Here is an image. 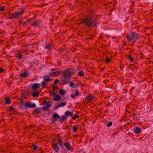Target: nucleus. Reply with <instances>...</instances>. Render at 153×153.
<instances>
[{"instance_id":"nucleus-24","label":"nucleus","mask_w":153,"mask_h":153,"mask_svg":"<svg viewBox=\"0 0 153 153\" xmlns=\"http://www.w3.org/2000/svg\"><path fill=\"white\" fill-rule=\"evenodd\" d=\"M31 95L35 97H39V93L38 92H33L31 94Z\"/></svg>"},{"instance_id":"nucleus-33","label":"nucleus","mask_w":153,"mask_h":153,"mask_svg":"<svg viewBox=\"0 0 153 153\" xmlns=\"http://www.w3.org/2000/svg\"><path fill=\"white\" fill-rule=\"evenodd\" d=\"M112 125V122L111 121L109 122L108 123L106 124V126L108 127H110Z\"/></svg>"},{"instance_id":"nucleus-63","label":"nucleus","mask_w":153,"mask_h":153,"mask_svg":"<svg viewBox=\"0 0 153 153\" xmlns=\"http://www.w3.org/2000/svg\"><path fill=\"white\" fill-rule=\"evenodd\" d=\"M82 125H85V124L82 123Z\"/></svg>"},{"instance_id":"nucleus-34","label":"nucleus","mask_w":153,"mask_h":153,"mask_svg":"<svg viewBox=\"0 0 153 153\" xmlns=\"http://www.w3.org/2000/svg\"><path fill=\"white\" fill-rule=\"evenodd\" d=\"M5 8L4 6L0 7V11H4L5 10Z\"/></svg>"},{"instance_id":"nucleus-31","label":"nucleus","mask_w":153,"mask_h":153,"mask_svg":"<svg viewBox=\"0 0 153 153\" xmlns=\"http://www.w3.org/2000/svg\"><path fill=\"white\" fill-rule=\"evenodd\" d=\"M77 118V119L79 118V116L76 114H74V116L72 117V118L73 120H75Z\"/></svg>"},{"instance_id":"nucleus-48","label":"nucleus","mask_w":153,"mask_h":153,"mask_svg":"<svg viewBox=\"0 0 153 153\" xmlns=\"http://www.w3.org/2000/svg\"><path fill=\"white\" fill-rule=\"evenodd\" d=\"M52 95L53 96H54V97H55L56 96L57 94H56L55 92V90H54V92L53 93Z\"/></svg>"},{"instance_id":"nucleus-16","label":"nucleus","mask_w":153,"mask_h":153,"mask_svg":"<svg viewBox=\"0 0 153 153\" xmlns=\"http://www.w3.org/2000/svg\"><path fill=\"white\" fill-rule=\"evenodd\" d=\"M59 119L58 121L62 123L65 120H66L67 118L65 116H62V117L60 116V117L59 118Z\"/></svg>"},{"instance_id":"nucleus-45","label":"nucleus","mask_w":153,"mask_h":153,"mask_svg":"<svg viewBox=\"0 0 153 153\" xmlns=\"http://www.w3.org/2000/svg\"><path fill=\"white\" fill-rule=\"evenodd\" d=\"M19 107L22 109H24L25 107L24 105H20Z\"/></svg>"},{"instance_id":"nucleus-64","label":"nucleus","mask_w":153,"mask_h":153,"mask_svg":"<svg viewBox=\"0 0 153 153\" xmlns=\"http://www.w3.org/2000/svg\"><path fill=\"white\" fill-rule=\"evenodd\" d=\"M21 99L22 100H23V97H21Z\"/></svg>"},{"instance_id":"nucleus-35","label":"nucleus","mask_w":153,"mask_h":153,"mask_svg":"<svg viewBox=\"0 0 153 153\" xmlns=\"http://www.w3.org/2000/svg\"><path fill=\"white\" fill-rule=\"evenodd\" d=\"M62 139V138L60 137V136H59L58 139V142L59 143H60L62 142V141L61 139Z\"/></svg>"},{"instance_id":"nucleus-19","label":"nucleus","mask_w":153,"mask_h":153,"mask_svg":"<svg viewBox=\"0 0 153 153\" xmlns=\"http://www.w3.org/2000/svg\"><path fill=\"white\" fill-rule=\"evenodd\" d=\"M44 81H45L46 82H48L52 80V79H51L50 77L49 76H47L45 77L44 76Z\"/></svg>"},{"instance_id":"nucleus-1","label":"nucleus","mask_w":153,"mask_h":153,"mask_svg":"<svg viewBox=\"0 0 153 153\" xmlns=\"http://www.w3.org/2000/svg\"><path fill=\"white\" fill-rule=\"evenodd\" d=\"M92 16L85 17L81 19L80 24H83L85 25V27H88L89 30H91L92 28L97 27L98 22H96L97 19H95L93 20Z\"/></svg>"},{"instance_id":"nucleus-13","label":"nucleus","mask_w":153,"mask_h":153,"mask_svg":"<svg viewBox=\"0 0 153 153\" xmlns=\"http://www.w3.org/2000/svg\"><path fill=\"white\" fill-rule=\"evenodd\" d=\"M24 8H22L18 12H15V13L16 17L17 18L21 14H23V12H24Z\"/></svg>"},{"instance_id":"nucleus-51","label":"nucleus","mask_w":153,"mask_h":153,"mask_svg":"<svg viewBox=\"0 0 153 153\" xmlns=\"http://www.w3.org/2000/svg\"><path fill=\"white\" fill-rule=\"evenodd\" d=\"M34 65V63L33 62L31 63L30 65V67H32Z\"/></svg>"},{"instance_id":"nucleus-47","label":"nucleus","mask_w":153,"mask_h":153,"mask_svg":"<svg viewBox=\"0 0 153 153\" xmlns=\"http://www.w3.org/2000/svg\"><path fill=\"white\" fill-rule=\"evenodd\" d=\"M4 72V70L2 68H0V73H3Z\"/></svg>"},{"instance_id":"nucleus-58","label":"nucleus","mask_w":153,"mask_h":153,"mask_svg":"<svg viewBox=\"0 0 153 153\" xmlns=\"http://www.w3.org/2000/svg\"><path fill=\"white\" fill-rule=\"evenodd\" d=\"M53 89H54L55 88H56V87L55 86H53Z\"/></svg>"},{"instance_id":"nucleus-44","label":"nucleus","mask_w":153,"mask_h":153,"mask_svg":"<svg viewBox=\"0 0 153 153\" xmlns=\"http://www.w3.org/2000/svg\"><path fill=\"white\" fill-rule=\"evenodd\" d=\"M51 124H54V122H55L56 121L54 120L53 118H52L51 120Z\"/></svg>"},{"instance_id":"nucleus-2","label":"nucleus","mask_w":153,"mask_h":153,"mask_svg":"<svg viewBox=\"0 0 153 153\" xmlns=\"http://www.w3.org/2000/svg\"><path fill=\"white\" fill-rule=\"evenodd\" d=\"M75 72V70L73 67L66 68L63 72V74L61 76L63 78L62 80L65 82V83H67L69 82V80L71 77V76Z\"/></svg>"},{"instance_id":"nucleus-27","label":"nucleus","mask_w":153,"mask_h":153,"mask_svg":"<svg viewBox=\"0 0 153 153\" xmlns=\"http://www.w3.org/2000/svg\"><path fill=\"white\" fill-rule=\"evenodd\" d=\"M16 18V17L15 13H14L11 15L9 17V19H14Z\"/></svg>"},{"instance_id":"nucleus-59","label":"nucleus","mask_w":153,"mask_h":153,"mask_svg":"<svg viewBox=\"0 0 153 153\" xmlns=\"http://www.w3.org/2000/svg\"><path fill=\"white\" fill-rule=\"evenodd\" d=\"M99 39H102V38H101V36H100V37H99Z\"/></svg>"},{"instance_id":"nucleus-8","label":"nucleus","mask_w":153,"mask_h":153,"mask_svg":"<svg viewBox=\"0 0 153 153\" xmlns=\"http://www.w3.org/2000/svg\"><path fill=\"white\" fill-rule=\"evenodd\" d=\"M74 92L75 93V94H71V97L72 98H74L75 97L79 95V93L78 89L76 88L75 89Z\"/></svg>"},{"instance_id":"nucleus-46","label":"nucleus","mask_w":153,"mask_h":153,"mask_svg":"<svg viewBox=\"0 0 153 153\" xmlns=\"http://www.w3.org/2000/svg\"><path fill=\"white\" fill-rule=\"evenodd\" d=\"M64 142H62V143H59V144L60 146L61 147V148H63V145H63V143Z\"/></svg>"},{"instance_id":"nucleus-62","label":"nucleus","mask_w":153,"mask_h":153,"mask_svg":"<svg viewBox=\"0 0 153 153\" xmlns=\"http://www.w3.org/2000/svg\"><path fill=\"white\" fill-rule=\"evenodd\" d=\"M99 16V15H97L96 17L97 18V17H98Z\"/></svg>"},{"instance_id":"nucleus-25","label":"nucleus","mask_w":153,"mask_h":153,"mask_svg":"<svg viewBox=\"0 0 153 153\" xmlns=\"http://www.w3.org/2000/svg\"><path fill=\"white\" fill-rule=\"evenodd\" d=\"M5 100L6 101L5 102V103L7 104H10L11 101L10 99L7 97H6L5 98Z\"/></svg>"},{"instance_id":"nucleus-14","label":"nucleus","mask_w":153,"mask_h":153,"mask_svg":"<svg viewBox=\"0 0 153 153\" xmlns=\"http://www.w3.org/2000/svg\"><path fill=\"white\" fill-rule=\"evenodd\" d=\"M59 117H60V116H59L56 113L54 114L52 117V118H53L56 121L59 119Z\"/></svg>"},{"instance_id":"nucleus-18","label":"nucleus","mask_w":153,"mask_h":153,"mask_svg":"<svg viewBox=\"0 0 153 153\" xmlns=\"http://www.w3.org/2000/svg\"><path fill=\"white\" fill-rule=\"evenodd\" d=\"M53 145H54L53 147V148L54 149V150L56 152H58L60 150V148L58 145L56 143L54 145V144H53Z\"/></svg>"},{"instance_id":"nucleus-43","label":"nucleus","mask_w":153,"mask_h":153,"mask_svg":"<svg viewBox=\"0 0 153 153\" xmlns=\"http://www.w3.org/2000/svg\"><path fill=\"white\" fill-rule=\"evenodd\" d=\"M74 85V82H71L69 83V85L70 87H71L73 86Z\"/></svg>"},{"instance_id":"nucleus-37","label":"nucleus","mask_w":153,"mask_h":153,"mask_svg":"<svg viewBox=\"0 0 153 153\" xmlns=\"http://www.w3.org/2000/svg\"><path fill=\"white\" fill-rule=\"evenodd\" d=\"M8 108H9V111H11L12 110H15V109L14 108V107L11 106H10Z\"/></svg>"},{"instance_id":"nucleus-61","label":"nucleus","mask_w":153,"mask_h":153,"mask_svg":"<svg viewBox=\"0 0 153 153\" xmlns=\"http://www.w3.org/2000/svg\"><path fill=\"white\" fill-rule=\"evenodd\" d=\"M108 111V109H107L106 110V113H107V112H107V111Z\"/></svg>"},{"instance_id":"nucleus-28","label":"nucleus","mask_w":153,"mask_h":153,"mask_svg":"<svg viewBox=\"0 0 153 153\" xmlns=\"http://www.w3.org/2000/svg\"><path fill=\"white\" fill-rule=\"evenodd\" d=\"M45 48L48 49L49 51H51V49L52 48L50 44H48V45L45 46Z\"/></svg>"},{"instance_id":"nucleus-39","label":"nucleus","mask_w":153,"mask_h":153,"mask_svg":"<svg viewBox=\"0 0 153 153\" xmlns=\"http://www.w3.org/2000/svg\"><path fill=\"white\" fill-rule=\"evenodd\" d=\"M20 102V105H24L25 107V103L23 100H21Z\"/></svg>"},{"instance_id":"nucleus-23","label":"nucleus","mask_w":153,"mask_h":153,"mask_svg":"<svg viewBox=\"0 0 153 153\" xmlns=\"http://www.w3.org/2000/svg\"><path fill=\"white\" fill-rule=\"evenodd\" d=\"M77 74L78 75L81 77H83L84 75V73L83 70H81L80 71L78 72Z\"/></svg>"},{"instance_id":"nucleus-52","label":"nucleus","mask_w":153,"mask_h":153,"mask_svg":"<svg viewBox=\"0 0 153 153\" xmlns=\"http://www.w3.org/2000/svg\"><path fill=\"white\" fill-rule=\"evenodd\" d=\"M111 103L110 102L108 103L106 106V107H108V106H111Z\"/></svg>"},{"instance_id":"nucleus-6","label":"nucleus","mask_w":153,"mask_h":153,"mask_svg":"<svg viewBox=\"0 0 153 153\" xmlns=\"http://www.w3.org/2000/svg\"><path fill=\"white\" fill-rule=\"evenodd\" d=\"M61 73V71H57L55 72H51L49 73V75L52 76H54L58 75Z\"/></svg>"},{"instance_id":"nucleus-29","label":"nucleus","mask_w":153,"mask_h":153,"mask_svg":"<svg viewBox=\"0 0 153 153\" xmlns=\"http://www.w3.org/2000/svg\"><path fill=\"white\" fill-rule=\"evenodd\" d=\"M41 85L43 88H46V87L45 86L46 85H47V83H46V82H45V81H44L42 82L41 83Z\"/></svg>"},{"instance_id":"nucleus-9","label":"nucleus","mask_w":153,"mask_h":153,"mask_svg":"<svg viewBox=\"0 0 153 153\" xmlns=\"http://www.w3.org/2000/svg\"><path fill=\"white\" fill-rule=\"evenodd\" d=\"M66 102H64L58 104L55 107L54 109H56L59 107L64 106L66 105Z\"/></svg>"},{"instance_id":"nucleus-26","label":"nucleus","mask_w":153,"mask_h":153,"mask_svg":"<svg viewBox=\"0 0 153 153\" xmlns=\"http://www.w3.org/2000/svg\"><path fill=\"white\" fill-rule=\"evenodd\" d=\"M127 59L129 60V61L131 62H133L134 61V59L130 56L128 55V56Z\"/></svg>"},{"instance_id":"nucleus-12","label":"nucleus","mask_w":153,"mask_h":153,"mask_svg":"<svg viewBox=\"0 0 153 153\" xmlns=\"http://www.w3.org/2000/svg\"><path fill=\"white\" fill-rule=\"evenodd\" d=\"M42 109H43L42 108H35L34 111L33 112V114L34 115L36 113H40Z\"/></svg>"},{"instance_id":"nucleus-5","label":"nucleus","mask_w":153,"mask_h":153,"mask_svg":"<svg viewBox=\"0 0 153 153\" xmlns=\"http://www.w3.org/2000/svg\"><path fill=\"white\" fill-rule=\"evenodd\" d=\"M30 103V102H26L25 103V107L28 108H34L36 107V104L35 103H33L32 104H31Z\"/></svg>"},{"instance_id":"nucleus-57","label":"nucleus","mask_w":153,"mask_h":153,"mask_svg":"<svg viewBox=\"0 0 153 153\" xmlns=\"http://www.w3.org/2000/svg\"><path fill=\"white\" fill-rule=\"evenodd\" d=\"M121 69H123V66H121L120 67Z\"/></svg>"},{"instance_id":"nucleus-15","label":"nucleus","mask_w":153,"mask_h":153,"mask_svg":"<svg viewBox=\"0 0 153 153\" xmlns=\"http://www.w3.org/2000/svg\"><path fill=\"white\" fill-rule=\"evenodd\" d=\"M73 114V113L70 112L68 110L65 111V116L66 117H71Z\"/></svg>"},{"instance_id":"nucleus-21","label":"nucleus","mask_w":153,"mask_h":153,"mask_svg":"<svg viewBox=\"0 0 153 153\" xmlns=\"http://www.w3.org/2000/svg\"><path fill=\"white\" fill-rule=\"evenodd\" d=\"M93 98L94 97H92L90 94H89L85 98V99L89 101H91Z\"/></svg>"},{"instance_id":"nucleus-11","label":"nucleus","mask_w":153,"mask_h":153,"mask_svg":"<svg viewBox=\"0 0 153 153\" xmlns=\"http://www.w3.org/2000/svg\"><path fill=\"white\" fill-rule=\"evenodd\" d=\"M41 87V85L40 84L38 83H35L32 85V88L33 89L35 90L38 88H39Z\"/></svg>"},{"instance_id":"nucleus-49","label":"nucleus","mask_w":153,"mask_h":153,"mask_svg":"<svg viewBox=\"0 0 153 153\" xmlns=\"http://www.w3.org/2000/svg\"><path fill=\"white\" fill-rule=\"evenodd\" d=\"M57 70H58V69L57 68H52V69H51V71H57Z\"/></svg>"},{"instance_id":"nucleus-17","label":"nucleus","mask_w":153,"mask_h":153,"mask_svg":"<svg viewBox=\"0 0 153 153\" xmlns=\"http://www.w3.org/2000/svg\"><path fill=\"white\" fill-rule=\"evenodd\" d=\"M141 129L140 127H136L134 130V133L136 134H139L141 132Z\"/></svg>"},{"instance_id":"nucleus-22","label":"nucleus","mask_w":153,"mask_h":153,"mask_svg":"<svg viewBox=\"0 0 153 153\" xmlns=\"http://www.w3.org/2000/svg\"><path fill=\"white\" fill-rule=\"evenodd\" d=\"M62 99L61 97L59 95L57 94L56 96L53 98V100L56 101H58Z\"/></svg>"},{"instance_id":"nucleus-53","label":"nucleus","mask_w":153,"mask_h":153,"mask_svg":"<svg viewBox=\"0 0 153 153\" xmlns=\"http://www.w3.org/2000/svg\"><path fill=\"white\" fill-rule=\"evenodd\" d=\"M132 116L134 117H135L136 116V114L135 113H134L133 114Z\"/></svg>"},{"instance_id":"nucleus-54","label":"nucleus","mask_w":153,"mask_h":153,"mask_svg":"<svg viewBox=\"0 0 153 153\" xmlns=\"http://www.w3.org/2000/svg\"><path fill=\"white\" fill-rule=\"evenodd\" d=\"M73 123V122L72 121V120H71L70 121V122H69V123L70 124H71L72 123Z\"/></svg>"},{"instance_id":"nucleus-30","label":"nucleus","mask_w":153,"mask_h":153,"mask_svg":"<svg viewBox=\"0 0 153 153\" xmlns=\"http://www.w3.org/2000/svg\"><path fill=\"white\" fill-rule=\"evenodd\" d=\"M65 93V91H63V89H61L59 91V93L62 95H64Z\"/></svg>"},{"instance_id":"nucleus-10","label":"nucleus","mask_w":153,"mask_h":153,"mask_svg":"<svg viewBox=\"0 0 153 153\" xmlns=\"http://www.w3.org/2000/svg\"><path fill=\"white\" fill-rule=\"evenodd\" d=\"M29 75V73L27 71H24L19 74V76L22 78L27 77Z\"/></svg>"},{"instance_id":"nucleus-60","label":"nucleus","mask_w":153,"mask_h":153,"mask_svg":"<svg viewBox=\"0 0 153 153\" xmlns=\"http://www.w3.org/2000/svg\"><path fill=\"white\" fill-rule=\"evenodd\" d=\"M65 98H64L63 99H62L61 100V101H63L64 100H65Z\"/></svg>"},{"instance_id":"nucleus-41","label":"nucleus","mask_w":153,"mask_h":153,"mask_svg":"<svg viewBox=\"0 0 153 153\" xmlns=\"http://www.w3.org/2000/svg\"><path fill=\"white\" fill-rule=\"evenodd\" d=\"M43 103L42 104L43 105H44L47 104L48 103H50V102L49 101L47 102L46 100H44L43 101Z\"/></svg>"},{"instance_id":"nucleus-38","label":"nucleus","mask_w":153,"mask_h":153,"mask_svg":"<svg viewBox=\"0 0 153 153\" xmlns=\"http://www.w3.org/2000/svg\"><path fill=\"white\" fill-rule=\"evenodd\" d=\"M110 58H106L105 59V62L107 63H108L110 62Z\"/></svg>"},{"instance_id":"nucleus-20","label":"nucleus","mask_w":153,"mask_h":153,"mask_svg":"<svg viewBox=\"0 0 153 153\" xmlns=\"http://www.w3.org/2000/svg\"><path fill=\"white\" fill-rule=\"evenodd\" d=\"M45 106L42 107L43 109L44 110H48V108H50L51 106V105L48 103Z\"/></svg>"},{"instance_id":"nucleus-42","label":"nucleus","mask_w":153,"mask_h":153,"mask_svg":"<svg viewBox=\"0 0 153 153\" xmlns=\"http://www.w3.org/2000/svg\"><path fill=\"white\" fill-rule=\"evenodd\" d=\"M38 147L36 145H33V150H36L37 149Z\"/></svg>"},{"instance_id":"nucleus-56","label":"nucleus","mask_w":153,"mask_h":153,"mask_svg":"<svg viewBox=\"0 0 153 153\" xmlns=\"http://www.w3.org/2000/svg\"><path fill=\"white\" fill-rule=\"evenodd\" d=\"M135 41H134V40H133V44L132 45H133L134 44V43L135 42Z\"/></svg>"},{"instance_id":"nucleus-50","label":"nucleus","mask_w":153,"mask_h":153,"mask_svg":"<svg viewBox=\"0 0 153 153\" xmlns=\"http://www.w3.org/2000/svg\"><path fill=\"white\" fill-rule=\"evenodd\" d=\"M21 24H23V25H26V23L25 22H22L21 21Z\"/></svg>"},{"instance_id":"nucleus-4","label":"nucleus","mask_w":153,"mask_h":153,"mask_svg":"<svg viewBox=\"0 0 153 153\" xmlns=\"http://www.w3.org/2000/svg\"><path fill=\"white\" fill-rule=\"evenodd\" d=\"M27 22L30 24L33 27H38L40 25L39 21L38 20L36 21L34 18L28 19Z\"/></svg>"},{"instance_id":"nucleus-55","label":"nucleus","mask_w":153,"mask_h":153,"mask_svg":"<svg viewBox=\"0 0 153 153\" xmlns=\"http://www.w3.org/2000/svg\"><path fill=\"white\" fill-rule=\"evenodd\" d=\"M27 91H28V89H26L25 91V93H26L27 92Z\"/></svg>"},{"instance_id":"nucleus-36","label":"nucleus","mask_w":153,"mask_h":153,"mask_svg":"<svg viewBox=\"0 0 153 153\" xmlns=\"http://www.w3.org/2000/svg\"><path fill=\"white\" fill-rule=\"evenodd\" d=\"M19 54H20L19 53H18L17 54L18 55V59L20 60H21L22 59V58H23L22 55H20Z\"/></svg>"},{"instance_id":"nucleus-7","label":"nucleus","mask_w":153,"mask_h":153,"mask_svg":"<svg viewBox=\"0 0 153 153\" xmlns=\"http://www.w3.org/2000/svg\"><path fill=\"white\" fill-rule=\"evenodd\" d=\"M63 145H64L65 148L67 149L68 150H69L73 148V146H71V145L68 142L63 143Z\"/></svg>"},{"instance_id":"nucleus-40","label":"nucleus","mask_w":153,"mask_h":153,"mask_svg":"<svg viewBox=\"0 0 153 153\" xmlns=\"http://www.w3.org/2000/svg\"><path fill=\"white\" fill-rule=\"evenodd\" d=\"M59 82V80L58 79H56L54 81V83L55 85H57L58 83Z\"/></svg>"},{"instance_id":"nucleus-32","label":"nucleus","mask_w":153,"mask_h":153,"mask_svg":"<svg viewBox=\"0 0 153 153\" xmlns=\"http://www.w3.org/2000/svg\"><path fill=\"white\" fill-rule=\"evenodd\" d=\"M77 126H74L73 127V131L74 132H76L77 130H78V128H77Z\"/></svg>"},{"instance_id":"nucleus-3","label":"nucleus","mask_w":153,"mask_h":153,"mask_svg":"<svg viewBox=\"0 0 153 153\" xmlns=\"http://www.w3.org/2000/svg\"><path fill=\"white\" fill-rule=\"evenodd\" d=\"M126 37L128 41H130L132 40H138L140 37L139 35L135 32H131L127 34Z\"/></svg>"}]
</instances>
